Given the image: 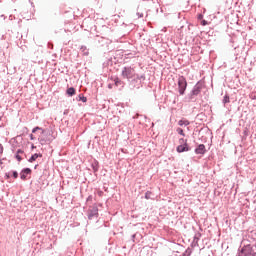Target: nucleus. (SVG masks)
<instances>
[{
  "instance_id": "7",
  "label": "nucleus",
  "mask_w": 256,
  "mask_h": 256,
  "mask_svg": "<svg viewBox=\"0 0 256 256\" xmlns=\"http://www.w3.org/2000/svg\"><path fill=\"white\" fill-rule=\"evenodd\" d=\"M41 157H43V154H41V153L37 154L36 153V154H33L28 161H29V163H33V162L37 161V159H39Z\"/></svg>"
},
{
  "instance_id": "8",
  "label": "nucleus",
  "mask_w": 256,
  "mask_h": 256,
  "mask_svg": "<svg viewBox=\"0 0 256 256\" xmlns=\"http://www.w3.org/2000/svg\"><path fill=\"white\" fill-rule=\"evenodd\" d=\"M201 89H202L201 84H197V85L194 87V89H193V91H192V94H193V95H199V93H201Z\"/></svg>"
},
{
  "instance_id": "25",
  "label": "nucleus",
  "mask_w": 256,
  "mask_h": 256,
  "mask_svg": "<svg viewBox=\"0 0 256 256\" xmlns=\"http://www.w3.org/2000/svg\"><path fill=\"white\" fill-rule=\"evenodd\" d=\"M0 165H3V162L0 161Z\"/></svg>"
},
{
  "instance_id": "18",
  "label": "nucleus",
  "mask_w": 256,
  "mask_h": 256,
  "mask_svg": "<svg viewBox=\"0 0 256 256\" xmlns=\"http://www.w3.org/2000/svg\"><path fill=\"white\" fill-rule=\"evenodd\" d=\"M223 103H229V96H224Z\"/></svg>"
},
{
  "instance_id": "23",
  "label": "nucleus",
  "mask_w": 256,
  "mask_h": 256,
  "mask_svg": "<svg viewBox=\"0 0 256 256\" xmlns=\"http://www.w3.org/2000/svg\"><path fill=\"white\" fill-rule=\"evenodd\" d=\"M137 15H139V17H143V13H141V14L138 13Z\"/></svg>"
},
{
  "instance_id": "9",
  "label": "nucleus",
  "mask_w": 256,
  "mask_h": 256,
  "mask_svg": "<svg viewBox=\"0 0 256 256\" xmlns=\"http://www.w3.org/2000/svg\"><path fill=\"white\" fill-rule=\"evenodd\" d=\"M25 152L21 149H18L17 152H16V159L17 161L21 162L23 161V158L21 157V155H23Z\"/></svg>"
},
{
  "instance_id": "17",
  "label": "nucleus",
  "mask_w": 256,
  "mask_h": 256,
  "mask_svg": "<svg viewBox=\"0 0 256 256\" xmlns=\"http://www.w3.org/2000/svg\"><path fill=\"white\" fill-rule=\"evenodd\" d=\"M145 199H151V191L145 193Z\"/></svg>"
},
{
  "instance_id": "5",
  "label": "nucleus",
  "mask_w": 256,
  "mask_h": 256,
  "mask_svg": "<svg viewBox=\"0 0 256 256\" xmlns=\"http://www.w3.org/2000/svg\"><path fill=\"white\" fill-rule=\"evenodd\" d=\"M39 141L41 145H47L49 140H47V133H45V130H42V134L39 137Z\"/></svg>"
},
{
  "instance_id": "12",
  "label": "nucleus",
  "mask_w": 256,
  "mask_h": 256,
  "mask_svg": "<svg viewBox=\"0 0 256 256\" xmlns=\"http://www.w3.org/2000/svg\"><path fill=\"white\" fill-rule=\"evenodd\" d=\"M95 215H97V208H93L92 213H90L88 215V219H93V217H95Z\"/></svg>"
},
{
  "instance_id": "21",
  "label": "nucleus",
  "mask_w": 256,
  "mask_h": 256,
  "mask_svg": "<svg viewBox=\"0 0 256 256\" xmlns=\"http://www.w3.org/2000/svg\"><path fill=\"white\" fill-rule=\"evenodd\" d=\"M3 154V145L0 144V155Z\"/></svg>"
},
{
  "instance_id": "1",
  "label": "nucleus",
  "mask_w": 256,
  "mask_h": 256,
  "mask_svg": "<svg viewBox=\"0 0 256 256\" xmlns=\"http://www.w3.org/2000/svg\"><path fill=\"white\" fill-rule=\"evenodd\" d=\"M185 89H187V79L184 76L178 78V91L180 95H185Z\"/></svg>"
},
{
  "instance_id": "13",
  "label": "nucleus",
  "mask_w": 256,
  "mask_h": 256,
  "mask_svg": "<svg viewBox=\"0 0 256 256\" xmlns=\"http://www.w3.org/2000/svg\"><path fill=\"white\" fill-rule=\"evenodd\" d=\"M176 131H177L178 135H181L182 137H185V132L183 131L182 128H177Z\"/></svg>"
},
{
  "instance_id": "11",
  "label": "nucleus",
  "mask_w": 256,
  "mask_h": 256,
  "mask_svg": "<svg viewBox=\"0 0 256 256\" xmlns=\"http://www.w3.org/2000/svg\"><path fill=\"white\" fill-rule=\"evenodd\" d=\"M178 125H179L180 127H183V125H184L185 127H187V125H189V120H185V119L179 120Z\"/></svg>"
},
{
  "instance_id": "15",
  "label": "nucleus",
  "mask_w": 256,
  "mask_h": 256,
  "mask_svg": "<svg viewBox=\"0 0 256 256\" xmlns=\"http://www.w3.org/2000/svg\"><path fill=\"white\" fill-rule=\"evenodd\" d=\"M114 83H115V86L116 87H119V85H121V80L119 79V78H116L115 80H114Z\"/></svg>"
},
{
  "instance_id": "24",
  "label": "nucleus",
  "mask_w": 256,
  "mask_h": 256,
  "mask_svg": "<svg viewBox=\"0 0 256 256\" xmlns=\"http://www.w3.org/2000/svg\"><path fill=\"white\" fill-rule=\"evenodd\" d=\"M7 179H9V175L6 174Z\"/></svg>"
},
{
  "instance_id": "6",
  "label": "nucleus",
  "mask_w": 256,
  "mask_h": 256,
  "mask_svg": "<svg viewBox=\"0 0 256 256\" xmlns=\"http://www.w3.org/2000/svg\"><path fill=\"white\" fill-rule=\"evenodd\" d=\"M195 153H197V155H204V153H205V145L200 144V145L195 149Z\"/></svg>"
},
{
  "instance_id": "3",
  "label": "nucleus",
  "mask_w": 256,
  "mask_h": 256,
  "mask_svg": "<svg viewBox=\"0 0 256 256\" xmlns=\"http://www.w3.org/2000/svg\"><path fill=\"white\" fill-rule=\"evenodd\" d=\"M27 175H31V169L30 168H25L21 171L20 179H22V181H25V179H27Z\"/></svg>"
},
{
  "instance_id": "19",
  "label": "nucleus",
  "mask_w": 256,
  "mask_h": 256,
  "mask_svg": "<svg viewBox=\"0 0 256 256\" xmlns=\"http://www.w3.org/2000/svg\"><path fill=\"white\" fill-rule=\"evenodd\" d=\"M37 131H41V128L35 127V128L32 130V133H36Z\"/></svg>"
},
{
  "instance_id": "16",
  "label": "nucleus",
  "mask_w": 256,
  "mask_h": 256,
  "mask_svg": "<svg viewBox=\"0 0 256 256\" xmlns=\"http://www.w3.org/2000/svg\"><path fill=\"white\" fill-rule=\"evenodd\" d=\"M79 100L83 101V103H87V97H85L83 95H79Z\"/></svg>"
},
{
  "instance_id": "2",
  "label": "nucleus",
  "mask_w": 256,
  "mask_h": 256,
  "mask_svg": "<svg viewBox=\"0 0 256 256\" xmlns=\"http://www.w3.org/2000/svg\"><path fill=\"white\" fill-rule=\"evenodd\" d=\"M122 77H124V79H133V77H135V69L125 67L122 71Z\"/></svg>"
},
{
  "instance_id": "20",
  "label": "nucleus",
  "mask_w": 256,
  "mask_h": 256,
  "mask_svg": "<svg viewBox=\"0 0 256 256\" xmlns=\"http://www.w3.org/2000/svg\"><path fill=\"white\" fill-rule=\"evenodd\" d=\"M13 177H14V179H17V177H19V173H17V171H14L13 172Z\"/></svg>"
},
{
  "instance_id": "22",
  "label": "nucleus",
  "mask_w": 256,
  "mask_h": 256,
  "mask_svg": "<svg viewBox=\"0 0 256 256\" xmlns=\"http://www.w3.org/2000/svg\"><path fill=\"white\" fill-rule=\"evenodd\" d=\"M201 25L205 26L207 25V22L205 20H202Z\"/></svg>"
},
{
  "instance_id": "10",
  "label": "nucleus",
  "mask_w": 256,
  "mask_h": 256,
  "mask_svg": "<svg viewBox=\"0 0 256 256\" xmlns=\"http://www.w3.org/2000/svg\"><path fill=\"white\" fill-rule=\"evenodd\" d=\"M67 95H69V97H73V95H75L76 91H75V88L73 87H70L67 89Z\"/></svg>"
},
{
  "instance_id": "14",
  "label": "nucleus",
  "mask_w": 256,
  "mask_h": 256,
  "mask_svg": "<svg viewBox=\"0 0 256 256\" xmlns=\"http://www.w3.org/2000/svg\"><path fill=\"white\" fill-rule=\"evenodd\" d=\"M179 144H180V145H188V144H187V139L180 138V139H179Z\"/></svg>"
},
{
  "instance_id": "4",
  "label": "nucleus",
  "mask_w": 256,
  "mask_h": 256,
  "mask_svg": "<svg viewBox=\"0 0 256 256\" xmlns=\"http://www.w3.org/2000/svg\"><path fill=\"white\" fill-rule=\"evenodd\" d=\"M176 151L178 153H185V151H189V145L188 144H180L177 146Z\"/></svg>"
}]
</instances>
